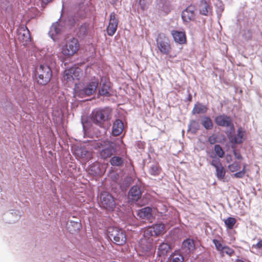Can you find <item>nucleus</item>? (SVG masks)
Returning <instances> with one entry per match:
<instances>
[{
  "mask_svg": "<svg viewBox=\"0 0 262 262\" xmlns=\"http://www.w3.org/2000/svg\"><path fill=\"white\" fill-rule=\"evenodd\" d=\"M224 222L228 229L232 230L233 229L234 226L236 223V220L234 217H229L227 219L224 220Z\"/></svg>",
  "mask_w": 262,
  "mask_h": 262,
  "instance_id": "28",
  "label": "nucleus"
},
{
  "mask_svg": "<svg viewBox=\"0 0 262 262\" xmlns=\"http://www.w3.org/2000/svg\"><path fill=\"white\" fill-rule=\"evenodd\" d=\"M41 1L43 3H48L50 2V1H51L52 0H41Z\"/></svg>",
  "mask_w": 262,
  "mask_h": 262,
  "instance_id": "46",
  "label": "nucleus"
},
{
  "mask_svg": "<svg viewBox=\"0 0 262 262\" xmlns=\"http://www.w3.org/2000/svg\"><path fill=\"white\" fill-rule=\"evenodd\" d=\"M80 44L78 39L75 37L67 39L61 46V51L58 54L59 59L64 62L71 58L79 51Z\"/></svg>",
  "mask_w": 262,
  "mask_h": 262,
  "instance_id": "1",
  "label": "nucleus"
},
{
  "mask_svg": "<svg viewBox=\"0 0 262 262\" xmlns=\"http://www.w3.org/2000/svg\"><path fill=\"white\" fill-rule=\"evenodd\" d=\"M124 124L120 119H116L113 123L112 127V134L114 136L120 135L123 132Z\"/></svg>",
  "mask_w": 262,
  "mask_h": 262,
  "instance_id": "21",
  "label": "nucleus"
},
{
  "mask_svg": "<svg viewBox=\"0 0 262 262\" xmlns=\"http://www.w3.org/2000/svg\"><path fill=\"white\" fill-rule=\"evenodd\" d=\"M195 10L194 6L190 5L187 7L182 13V18L185 22H190L194 20L195 18Z\"/></svg>",
  "mask_w": 262,
  "mask_h": 262,
  "instance_id": "13",
  "label": "nucleus"
},
{
  "mask_svg": "<svg viewBox=\"0 0 262 262\" xmlns=\"http://www.w3.org/2000/svg\"><path fill=\"white\" fill-rule=\"evenodd\" d=\"M236 262H244V261L242 259H238L236 260Z\"/></svg>",
  "mask_w": 262,
  "mask_h": 262,
  "instance_id": "49",
  "label": "nucleus"
},
{
  "mask_svg": "<svg viewBox=\"0 0 262 262\" xmlns=\"http://www.w3.org/2000/svg\"><path fill=\"white\" fill-rule=\"evenodd\" d=\"M139 4L142 10H144L146 8V2L145 0H139Z\"/></svg>",
  "mask_w": 262,
  "mask_h": 262,
  "instance_id": "43",
  "label": "nucleus"
},
{
  "mask_svg": "<svg viewBox=\"0 0 262 262\" xmlns=\"http://www.w3.org/2000/svg\"><path fill=\"white\" fill-rule=\"evenodd\" d=\"M118 25V19L114 12L111 13L110 16V21L106 28L108 35L112 36L116 32Z\"/></svg>",
  "mask_w": 262,
  "mask_h": 262,
  "instance_id": "11",
  "label": "nucleus"
},
{
  "mask_svg": "<svg viewBox=\"0 0 262 262\" xmlns=\"http://www.w3.org/2000/svg\"><path fill=\"white\" fill-rule=\"evenodd\" d=\"M213 243L214 244L216 250L220 252H221L223 249L224 247L221 243V241L217 240L216 239H213L212 240Z\"/></svg>",
  "mask_w": 262,
  "mask_h": 262,
  "instance_id": "38",
  "label": "nucleus"
},
{
  "mask_svg": "<svg viewBox=\"0 0 262 262\" xmlns=\"http://www.w3.org/2000/svg\"><path fill=\"white\" fill-rule=\"evenodd\" d=\"M200 125L199 122L196 120H192L190 121L188 125V130L192 134H195L199 129Z\"/></svg>",
  "mask_w": 262,
  "mask_h": 262,
  "instance_id": "29",
  "label": "nucleus"
},
{
  "mask_svg": "<svg viewBox=\"0 0 262 262\" xmlns=\"http://www.w3.org/2000/svg\"><path fill=\"white\" fill-rule=\"evenodd\" d=\"M199 10L200 14L208 16L212 14V7L209 2L205 0H201L199 5Z\"/></svg>",
  "mask_w": 262,
  "mask_h": 262,
  "instance_id": "14",
  "label": "nucleus"
},
{
  "mask_svg": "<svg viewBox=\"0 0 262 262\" xmlns=\"http://www.w3.org/2000/svg\"><path fill=\"white\" fill-rule=\"evenodd\" d=\"M82 76V71L79 68H71L67 69L63 73V78L67 82L79 80Z\"/></svg>",
  "mask_w": 262,
  "mask_h": 262,
  "instance_id": "7",
  "label": "nucleus"
},
{
  "mask_svg": "<svg viewBox=\"0 0 262 262\" xmlns=\"http://www.w3.org/2000/svg\"><path fill=\"white\" fill-rule=\"evenodd\" d=\"M108 232L109 237L111 240L113 239V242L115 244L121 246L126 243V234L122 229L117 227L110 228Z\"/></svg>",
  "mask_w": 262,
  "mask_h": 262,
  "instance_id": "4",
  "label": "nucleus"
},
{
  "mask_svg": "<svg viewBox=\"0 0 262 262\" xmlns=\"http://www.w3.org/2000/svg\"><path fill=\"white\" fill-rule=\"evenodd\" d=\"M111 115V111L107 108L97 109L92 112V121L99 126H102L103 123L108 120Z\"/></svg>",
  "mask_w": 262,
  "mask_h": 262,
  "instance_id": "3",
  "label": "nucleus"
},
{
  "mask_svg": "<svg viewBox=\"0 0 262 262\" xmlns=\"http://www.w3.org/2000/svg\"><path fill=\"white\" fill-rule=\"evenodd\" d=\"M102 149L100 151L101 157L103 159L110 158L116 152L115 144L110 141H105L101 144Z\"/></svg>",
  "mask_w": 262,
  "mask_h": 262,
  "instance_id": "9",
  "label": "nucleus"
},
{
  "mask_svg": "<svg viewBox=\"0 0 262 262\" xmlns=\"http://www.w3.org/2000/svg\"><path fill=\"white\" fill-rule=\"evenodd\" d=\"M210 157L212 159L210 164L215 168L222 165V164L219 159L220 158H217L216 156H213V155H210Z\"/></svg>",
  "mask_w": 262,
  "mask_h": 262,
  "instance_id": "34",
  "label": "nucleus"
},
{
  "mask_svg": "<svg viewBox=\"0 0 262 262\" xmlns=\"http://www.w3.org/2000/svg\"><path fill=\"white\" fill-rule=\"evenodd\" d=\"M141 188L137 185L133 186L129 191V197L134 201H138L141 198Z\"/></svg>",
  "mask_w": 262,
  "mask_h": 262,
  "instance_id": "22",
  "label": "nucleus"
},
{
  "mask_svg": "<svg viewBox=\"0 0 262 262\" xmlns=\"http://www.w3.org/2000/svg\"><path fill=\"white\" fill-rule=\"evenodd\" d=\"M37 83L40 85H46L51 80L52 71L50 67L46 64H41L36 70Z\"/></svg>",
  "mask_w": 262,
  "mask_h": 262,
  "instance_id": "2",
  "label": "nucleus"
},
{
  "mask_svg": "<svg viewBox=\"0 0 262 262\" xmlns=\"http://www.w3.org/2000/svg\"><path fill=\"white\" fill-rule=\"evenodd\" d=\"M245 173L244 171H240L234 174V177L237 178H242L244 177Z\"/></svg>",
  "mask_w": 262,
  "mask_h": 262,
  "instance_id": "40",
  "label": "nucleus"
},
{
  "mask_svg": "<svg viewBox=\"0 0 262 262\" xmlns=\"http://www.w3.org/2000/svg\"><path fill=\"white\" fill-rule=\"evenodd\" d=\"M214 150L215 152V156H216V157L217 156L220 158H222L224 157L225 151L219 144H216L214 145Z\"/></svg>",
  "mask_w": 262,
  "mask_h": 262,
  "instance_id": "33",
  "label": "nucleus"
},
{
  "mask_svg": "<svg viewBox=\"0 0 262 262\" xmlns=\"http://www.w3.org/2000/svg\"><path fill=\"white\" fill-rule=\"evenodd\" d=\"M61 31V26L58 22H56L51 26L49 34L51 37L55 40V36L60 34Z\"/></svg>",
  "mask_w": 262,
  "mask_h": 262,
  "instance_id": "23",
  "label": "nucleus"
},
{
  "mask_svg": "<svg viewBox=\"0 0 262 262\" xmlns=\"http://www.w3.org/2000/svg\"><path fill=\"white\" fill-rule=\"evenodd\" d=\"M164 230L165 225L162 223H158L147 228L145 231V234L150 236H157L163 234Z\"/></svg>",
  "mask_w": 262,
  "mask_h": 262,
  "instance_id": "10",
  "label": "nucleus"
},
{
  "mask_svg": "<svg viewBox=\"0 0 262 262\" xmlns=\"http://www.w3.org/2000/svg\"><path fill=\"white\" fill-rule=\"evenodd\" d=\"M221 253L223 255L226 254L229 256H232L234 254V251L232 248L228 246H224Z\"/></svg>",
  "mask_w": 262,
  "mask_h": 262,
  "instance_id": "36",
  "label": "nucleus"
},
{
  "mask_svg": "<svg viewBox=\"0 0 262 262\" xmlns=\"http://www.w3.org/2000/svg\"><path fill=\"white\" fill-rule=\"evenodd\" d=\"M110 162L113 166H121L124 163L122 158L118 156H114L110 159Z\"/></svg>",
  "mask_w": 262,
  "mask_h": 262,
  "instance_id": "27",
  "label": "nucleus"
},
{
  "mask_svg": "<svg viewBox=\"0 0 262 262\" xmlns=\"http://www.w3.org/2000/svg\"><path fill=\"white\" fill-rule=\"evenodd\" d=\"M241 168V165L239 162H235L228 166L229 169L231 172H235Z\"/></svg>",
  "mask_w": 262,
  "mask_h": 262,
  "instance_id": "35",
  "label": "nucleus"
},
{
  "mask_svg": "<svg viewBox=\"0 0 262 262\" xmlns=\"http://www.w3.org/2000/svg\"><path fill=\"white\" fill-rule=\"evenodd\" d=\"M246 164H244L243 166V168L242 171H244V173H245L246 172Z\"/></svg>",
  "mask_w": 262,
  "mask_h": 262,
  "instance_id": "45",
  "label": "nucleus"
},
{
  "mask_svg": "<svg viewBox=\"0 0 262 262\" xmlns=\"http://www.w3.org/2000/svg\"><path fill=\"white\" fill-rule=\"evenodd\" d=\"M157 47L161 53L169 54L171 50L169 39L164 35H159L157 39Z\"/></svg>",
  "mask_w": 262,
  "mask_h": 262,
  "instance_id": "8",
  "label": "nucleus"
},
{
  "mask_svg": "<svg viewBox=\"0 0 262 262\" xmlns=\"http://www.w3.org/2000/svg\"><path fill=\"white\" fill-rule=\"evenodd\" d=\"M88 28V25L84 24V25H81L80 28V33L82 34L83 35L86 34Z\"/></svg>",
  "mask_w": 262,
  "mask_h": 262,
  "instance_id": "39",
  "label": "nucleus"
},
{
  "mask_svg": "<svg viewBox=\"0 0 262 262\" xmlns=\"http://www.w3.org/2000/svg\"><path fill=\"white\" fill-rule=\"evenodd\" d=\"M171 34L175 42L180 45L186 43L187 38L185 31L172 30L171 31Z\"/></svg>",
  "mask_w": 262,
  "mask_h": 262,
  "instance_id": "15",
  "label": "nucleus"
},
{
  "mask_svg": "<svg viewBox=\"0 0 262 262\" xmlns=\"http://www.w3.org/2000/svg\"><path fill=\"white\" fill-rule=\"evenodd\" d=\"M252 248H255L257 249H262V239H260L256 244L253 245Z\"/></svg>",
  "mask_w": 262,
  "mask_h": 262,
  "instance_id": "42",
  "label": "nucleus"
},
{
  "mask_svg": "<svg viewBox=\"0 0 262 262\" xmlns=\"http://www.w3.org/2000/svg\"><path fill=\"white\" fill-rule=\"evenodd\" d=\"M237 132V133L236 135L231 136L229 137V139L232 143L239 144L242 143L244 140V136L245 134V131L242 127H239Z\"/></svg>",
  "mask_w": 262,
  "mask_h": 262,
  "instance_id": "19",
  "label": "nucleus"
},
{
  "mask_svg": "<svg viewBox=\"0 0 262 262\" xmlns=\"http://www.w3.org/2000/svg\"><path fill=\"white\" fill-rule=\"evenodd\" d=\"M183 256L179 253H174L169 257V262H183Z\"/></svg>",
  "mask_w": 262,
  "mask_h": 262,
  "instance_id": "32",
  "label": "nucleus"
},
{
  "mask_svg": "<svg viewBox=\"0 0 262 262\" xmlns=\"http://www.w3.org/2000/svg\"><path fill=\"white\" fill-rule=\"evenodd\" d=\"M151 211L152 209L150 207L143 208L138 211V216L142 219L152 222L153 217Z\"/></svg>",
  "mask_w": 262,
  "mask_h": 262,
  "instance_id": "20",
  "label": "nucleus"
},
{
  "mask_svg": "<svg viewBox=\"0 0 262 262\" xmlns=\"http://www.w3.org/2000/svg\"><path fill=\"white\" fill-rule=\"evenodd\" d=\"M191 99H192L191 95L190 94H189V96H188V99L189 101H191Z\"/></svg>",
  "mask_w": 262,
  "mask_h": 262,
  "instance_id": "48",
  "label": "nucleus"
},
{
  "mask_svg": "<svg viewBox=\"0 0 262 262\" xmlns=\"http://www.w3.org/2000/svg\"><path fill=\"white\" fill-rule=\"evenodd\" d=\"M247 33L250 35V38H251V34H252L251 31L249 30H248Z\"/></svg>",
  "mask_w": 262,
  "mask_h": 262,
  "instance_id": "47",
  "label": "nucleus"
},
{
  "mask_svg": "<svg viewBox=\"0 0 262 262\" xmlns=\"http://www.w3.org/2000/svg\"><path fill=\"white\" fill-rule=\"evenodd\" d=\"M215 175L217 178L220 180L224 179L226 174V170L225 167L223 166V165L215 168Z\"/></svg>",
  "mask_w": 262,
  "mask_h": 262,
  "instance_id": "30",
  "label": "nucleus"
},
{
  "mask_svg": "<svg viewBox=\"0 0 262 262\" xmlns=\"http://www.w3.org/2000/svg\"><path fill=\"white\" fill-rule=\"evenodd\" d=\"M101 207L108 211H113L115 208L116 203L113 196L107 192H103L100 197Z\"/></svg>",
  "mask_w": 262,
  "mask_h": 262,
  "instance_id": "6",
  "label": "nucleus"
},
{
  "mask_svg": "<svg viewBox=\"0 0 262 262\" xmlns=\"http://www.w3.org/2000/svg\"><path fill=\"white\" fill-rule=\"evenodd\" d=\"M207 111L208 107L207 106L200 103H197L194 105L191 113L193 115L205 114Z\"/></svg>",
  "mask_w": 262,
  "mask_h": 262,
  "instance_id": "24",
  "label": "nucleus"
},
{
  "mask_svg": "<svg viewBox=\"0 0 262 262\" xmlns=\"http://www.w3.org/2000/svg\"><path fill=\"white\" fill-rule=\"evenodd\" d=\"M208 142L211 144H214L216 142V137L214 135L210 136L208 138Z\"/></svg>",
  "mask_w": 262,
  "mask_h": 262,
  "instance_id": "41",
  "label": "nucleus"
},
{
  "mask_svg": "<svg viewBox=\"0 0 262 262\" xmlns=\"http://www.w3.org/2000/svg\"><path fill=\"white\" fill-rule=\"evenodd\" d=\"M233 154L236 159L239 160L242 159V156L239 152H237L236 150H234Z\"/></svg>",
  "mask_w": 262,
  "mask_h": 262,
  "instance_id": "44",
  "label": "nucleus"
},
{
  "mask_svg": "<svg viewBox=\"0 0 262 262\" xmlns=\"http://www.w3.org/2000/svg\"><path fill=\"white\" fill-rule=\"evenodd\" d=\"M182 249L186 254L193 252L195 250L194 242L192 239L187 238L182 243Z\"/></svg>",
  "mask_w": 262,
  "mask_h": 262,
  "instance_id": "17",
  "label": "nucleus"
},
{
  "mask_svg": "<svg viewBox=\"0 0 262 262\" xmlns=\"http://www.w3.org/2000/svg\"><path fill=\"white\" fill-rule=\"evenodd\" d=\"M171 247L170 245L165 243L160 244L158 248L157 255L159 257H161V260L165 259V257L170 252Z\"/></svg>",
  "mask_w": 262,
  "mask_h": 262,
  "instance_id": "18",
  "label": "nucleus"
},
{
  "mask_svg": "<svg viewBox=\"0 0 262 262\" xmlns=\"http://www.w3.org/2000/svg\"><path fill=\"white\" fill-rule=\"evenodd\" d=\"M161 171V168L158 164L152 165L149 169V173L152 176H158Z\"/></svg>",
  "mask_w": 262,
  "mask_h": 262,
  "instance_id": "31",
  "label": "nucleus"
},
{
  "mask_svg": "<svg viewBox=\"0 0 262 262\" xmlns=\"http://www.w3.org/2000/svg\"><path fill=\"white\" fill-rule=\"evenodd\" d=\"M111 88L110 83L108 81H105L102 83L101 87L99 90V94L101 96H110V90Z\"/></svg>",
  "mask_w": 262,
  "mask_h": 262,
  "instance_id": "25",
  "label": "nucleus"
},
{
  "mask_svg": "<svg viewBox=\"0 0 262 262\" xmlns=\"http://www.w3.org/2000/svg\"><path fill=\"white\" fill-rule=\"evenodd\" d=\"M201 124L206 129H211L213 124L211 118L207 116H204L201 120Z\"/></svg>",
  "mask_w": 262,
  "mask_h": 262,
  "instance_id": "26",
  "label": "nucleus"
},
{
  "mask_svg": "<svg viewBox=\"0 0 262 262\" xmlns=\"http://www.w3.org/2000/svg\"><path fill=\"white\" fill-rule=\"evenodd\" d=\"M18 39L24 46H26L31 41V35L27 28L21 29L18 32Z\"/></svg>",
  "mask_w": 262,
  "mask_h": 262,
  "instance_id": "16",
  "label": "nucleus"
},
{
  "mask_svg": "<svg viewBox=\"0 0 262 262\" xmlns=\"http://www.w3.org/2000/svg\"><path fill=\"white\" fill-rule=\"evenodd\" d=\"M99 82L98 79L94 77L83 89H79V86H77L75 89L77 94L81 97L91 96L96 92Z\"/></svg>",
  "mask_w": 262,
  "mask_h": 262,
  "instance_id": "5",
  "label": "nucleus"
},
{
  "mask_svg": "<svg viewBox=\"0 0 262 262\" xmlns=\"http://www.w3.org/2000/svg\"><path fill=\"white\" fill-rule=\"evenodd\" d=\"M215 122L219 126L229 127L232 130L234 129L231 118L227 115H222L217 116L215 118Z\"/></svg>",
  "mask_w": 262,
  "mask_h": 262,
  "instance_id": "12",
  "label": "nucleus"
},
{
  "mask_svg": "<svg viewBox=\"0 0 262 262\" xmlns=\"http://www.w3.org/2000/svg\"><path fill=\"white\" fill-rule=\"evenodd\" d=\"M79 224L78 222H70V224H68V228L70 232L78 229Z\"/></svg>",
  "mask_w": 262,
  "mask_h": 262,
  "instance_id": "37",
  "label": "nucleus"
}]
</instances>
